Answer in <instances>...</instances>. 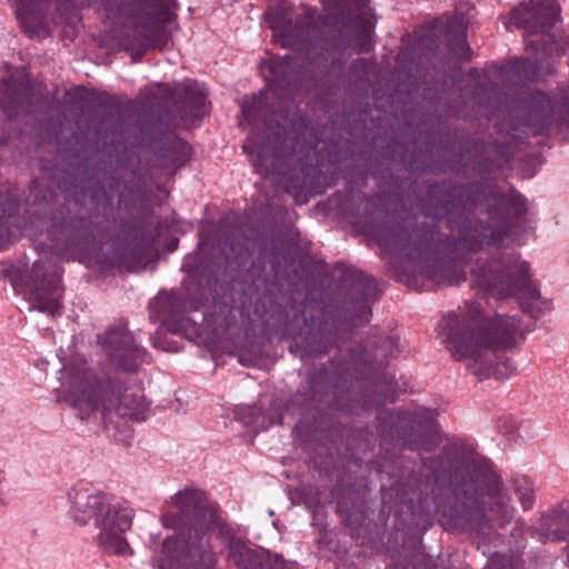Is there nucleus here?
<instances>
[{
  "label": "nucleus",
  "instance_id": "4",
  "mask_svg": "<svg viewBox=\"0 0 569 569\" xmlns=\"http://www.w3.org/2000/svg\"><path fill=\"white\" fill-rule=\"evenodd\" d=\"M61 379L57 401L68 403L82 420L100 415L107 429L129 432L130 421H143L149 415L140 390L113 381L99 383L83 360L66 365Z\"/></svg>",
  "mask_w": 569,
  "mask_h": 569
},
{
  "label": "nucleus",
  "instance_id": "23",
  "mask_svg": "<svg viewBox=\"0 0 569 569\" xmlns=\"http://www.w3.org/2000/svg\"><path fill=\"white\" fill-rule=\"evenodd\" d=\"M379 242L382 248H389V247H393L395 249H405L406 248L405 239L401 234L392 236L390 239L382 238V239H380Z\"/></svg>",
  "mask_w": 569,
  "mask_h": 569
},
{
  "label": "nucleus",
  "instance_id": "26",
  "mask_svg": "<svg viewBox=\"0 0 569 569\" xmlns=\"http://www.w3.org/2000/svg\"><path fill=\"white\" fill-rule=\"evenodd\" d=\"M363 280H365L366 282H368V283H369V282H372V279H369L368 277H365V278H363Z\"/></svg>",
  "mask_w": 569,
  "mask_h": 569
},
{
  "label": "nucleus",
  "instance_id": "6",
  "mask_svg": "<svg viewBox=\"0 0 569 569\" xmlns=\"http://www.w3.org/2000/svg\"><path fill=\"white\" fill-rule=\"evenodd\" d=\"M560 8L555 0H530L529 4H520L510 13V24L521 27L528 33L527 48L535 59L519 58L502 68V74L511 86H520L536 78L542 67L543 57H559L563 46L549 34L558 21Z\"/></svg>",
  "mask_w": 569,
  "mask_h": 569
},
{
  "label": "nucleus",
  "instance_id": "24",
  "mask_svg": "<svg viewBox=\"0 0 569 569\" xmlns=\"http://www.w3.org/2000/svg\"><path fill=\"white\" fill-rule=\"evenodd\" d=\"M174 149L179 151V158L174 162H179V164H183L190 157V146L182 141L174 142Z\"/></svg>",
  "mask_w": 569,
  "mask_h": 569
},
{
  "label": "nucleus",
  "instance_id": "10",
  "mask_svg": "<svg viewBox=\"0 0 569 569\" xmlns=\"http://www.w3.org/2000/svg\"><path fill=\"white\" fill-rule=\"evenodd\" d=\"M528 126L535 134L551 128L569 130V86L556 93L535 92L529 99Z\"/></svg>",
  "mask_w": 569,
  "mask_h": 569
},
{
  "label": "nucleus",
  "instance_id": "13",
  "mask_svg": "<svg viewBox=\"0 0 569 569\" xmlns=\"http://www.w3.org/2000/svg\"><path fill=\"white\" fill-rule=\"evenodd\" d=\"M284 140V126H278L263 140H259L254 131L248 134L243 150L250 156V160L259 174L267 177L276 171L277 160L281 156L279 147L282 146Z\"/></svg>",
  "mask_w": 569,
  "mask_h": 569
},
{
  "label": "nucleus",
  "instance_id": "14",
  "mask_svg": "<svg viewBox=\"0 0 569 569\" xmlns=\"http://www.w3.org/2000/svg\"><path fill=\"white\" fill-rule=\"evenodd\" d=\"M229 557L238 569H295L281 556L264 549H252L240 539L229 541Z\"/></svg>",
  "mask_w": 569,
  "mask_h": 569
},
{
  "label": "nucleus",
  "instance_id": "12",
  "mask_svg": "<svg viewBox=\"0 0 569 569\" xmlns=\"http://www.w3.org/2000/svg\"><path fill=\"white\" fill-rule=\"evenodd\" d=\"M38 101L39 96L24 73L16 71L0 81V108L9 119L30 112Z\"/></svg>",
  "mask_w": 569,
  "mask_h": 569
},
{
  "label": "nucleus",
  "instance_id": "2",
  "mask_svg": "<svg viewBox=\"0 0 569 569\" xmlns=\"http://www.w3.org/2000/svg\"><path fill=\"white\" fill-rule=\"evenodd\" d=\"M440 336L451 356L468 360V370L479 380L505 379L516 371L509 359L500 361L499 350L511 349L525 340L526 330L516 317H487L479 301L463 311L451 312L439 323Z\"/></svg>",
  "mask_w": 569,
  "mask_h": 569
},
{
  "label": "nucleus",
  "instance_id": "7",
  "mask_svg": "<svg viewBox=\"0 0 569 569\" xmlns=\"http://www.w3.org/2000/svg\"><path fill=\"white\" fill-rule=\"evenodd\" d=\"M448 473L455 496L470 516L501 521L512 518L510 498L502 492L499 481L485 475L470 457L451 461Z\"/></svg>",
  "mask_w": 569,
  "mask_h": 569
},
{
  "label": "nucleus",
  "instance_id": "18",
  "mask_svg": "<svg viewBox=\"0 0 569 569\" xmlns=\"http://www.w3.org/2000/svg\"><path fill=\"white\" fill-rule=\"evenodd\" d=\"M449 27L456 30L453 37L449 39L450 50L460 58L468 59L467 51L469 47L466 40V28L463 27L462 20L453 19L449 22Z\"/></svg>",
  "mask_w": 569,
  "mask_h": 569
},
{
  "label": "nucleus",
  "instance_id": "17",
  "mask_svg": "<svg viewBox=\"0 0 569 569\" xmlns=\"http://www.w3.org/2000/svg\"><path fill=\"white\" fill-rule=\"evenodd\" d=\"M207 96L204 88L197 82L184 86L183 114L184 118H201L206 113Z\"/></svg>",
  "mask_w": 569,
  "mask_h": 569
},
{
  "label": "nucleus",
  "instance_id": "16",
  "mask_svg": "<svg viewBox=\"0 0 569 569\" xmlns=\"http://www.w3.org/2000/svg\"><path fill=\"white\" fill-rule=\"evenodd\" d=\"M292 60V57L287 54L282 58L270 59L261 66V73L268 86L280 98L289 97L297 87Z\"/></svg>",
  "mask_w": 569,
  "mask_h": 569
},
{
  "label": "nucleus",
  "instance_id": "21",
  "mask_svg": "<svg viewBox=\"0 0 569 569\" xmlns=\"http://www.w3.org/2000/svg\"><path fill=\"white\" fill-rule=\"evenodd\" d=\"M485 569H521L518 561L510 556L500 555L490 559Z\"/></svg>",
  "mask_w": 569,
  "mask_h": 569
},
{
  "label": "nucleus",
  "instance_id": "20",
  "mask_svg": "<svg viewBox=\"0 0 569 569\" xmlns=\"http://www.w3.org/2000/svg\"><path fill=\"white\" fill-rule=\"evenodd\" d=\"M262 96H256L250 102L242 106V114L248 122H256L259 119L260 109L262 107Z\"/></svg>",
  "mask_w": 569,
  "mask_h": 569
},
{
  "label": "nucleus",
  "instance_id": "25",
  "mask_svg": "<svg viewBox=\"0 0 569 569\" xmlns=\"http://www.w3.org/2000/svg\"><path fill=\"white\" fill-rule=\"evenodd\" d=\"M266 129L269 131L271 130V123L270 122H266Z\"/></svg>",
  "mask_w": 569,
  "mask_h": 569
},
{
  "label": "nucleus",
  "instance_id": "5",
  "mask_svg": "<svg viewBox=\"0 0 569 569\" xmlns=\"http://www.w3.org/2000/svg\"><path fill=\"white\" fill-rule=\"evenodd\" d=\"M69 515L79 526L93 522L99 530L98 545L119 556L130 555L126 533L136 517L134 509L124 500L88 487H73L68 492Z\"/></svg>",
  "mask_w": 569,
  "mask_h": 569
},
{
  "label": "nucleus",
  "instance_id": "8",
  "mask_svg": "<svg viewBox=\"0 0 569 569\" xmlns=\"http://www.w3.org/2000/svg\"><path fill=\"white\" fill-rule=\"evenodd\" d=\"M471 276L472 286L498 298L521 293L532 301L540 299V292L530 279L529 263L518 256L503 260H478L471 269Z\"/></svg>",
  "mask_w": 569,
  "mask_h": 569
},
{
  "label": "nucleus",
  "instance_id": "9",
  "mask_svg": "<svg viewBox=\"0 0 569 569\" xmlns=\"http://www.w3.org/2000/svg\"><path fill=\"white\" fill-rule=\"evenodd\" d=\"M150 318L159 320L169 331L193 340L201 335V323L187 316L197 311L198 305L182 299L174 292H161L150 303Z\"/></svg>",
  "mask_w": 569,
  "mask_h": 569
},
{
  "label": "nucleus",
  "instance_id": "11",
  "mask_svg": "<svg viewBox=\"0 0 569 569\" xmlns=\"http://www.w3.org/2000/svg\"><path fill=\"white\" fill-rule=\"evenodd\" d=\"M100 342L109 363L118 370L133 372L146 361V350L134 342L123 323L110 327Z\"/></svg>",
  "mask_w": 569,
  "mask_h": 569
},
{
  "label": "nucleus",
  "instance_id": "15",
  "mask_svg": "<svg viewBox=\"0 0 569 569\" xmlns=\"http://www.w3.org/2000/svg\"><path fill=\"white\" fill-rule=\"evenodd\" d=\"M32 279L28 286L36 302L34 309L54 316L61 308V288L56 278L41 279L44 274L42 262H34L31 269Z\"/></svg>",
  "mask_w": 569,
  "mask_h": 569
},
{
  "label": "nucleus",
  "instance_id": "3",
  "mask_svg": "<svg viewBox=\"0 0 569 569\" xmlns=\"http://www.w3.org/2000/svg\"><path fill=\"white\" fill-rule=\"evenodd\" d=\"M161 523L174 533L153 550L158 569H218L212 531L220 527L218 510L209 505L206 493L184 488L167 501Z\"/></svg>",
  "mask_w": 569,
  "mask_h": 569
},
{
  "label": "nucleus",
  "instance_id": "19",
  "mask_svg": "<svg viewBox=\"0 0 569 569\" xmlns=\"http://www.w3.org/2000/svg\"><path fill=\"white\" fill-rule=\"evenodd\" d=\"M515 492L525 510L531 509L535 503V490L529 480L519 478L515 480Z\"/></svg>",
  "mask_w": 569,
  "mask_h": 569
},
{
  "label": "nucleus",
  "instance_id": "22",
  "mask_svg": "<svg viewBox=\"0 0 569 569\" xmlns=\"http://www.w3.org/2000/svg\"><path fill=\"white\" fill-rule=\"evenodd\" d=\"M465 280L466 277L463 273L457 272L455 267H447L446 276L442 279H437V282L439 284L459 286Z\"/></svg>",
  "mask_w": 569,
  "mask_h": 569
},
{
  "label": "nucleus",
  "instance_id": "1",
  "mask_svg": "<svg viewBox=\"0 0 569 569\" xmlns=\"http://www.w3.org/2000/svg\"><path fill=\"white\" fill-rule=\"evenodd\" d=\"M369 0H326L323 14L311 7H302L296 14L293 6L284 0L270 6L264 12L273 41L282 48L306 53L331 57L345 50L352 39L370 36L371 23L366 8Z\"/></svg>",
  "mask_w": 569,
  "mask_h": 569
}]
</instances>
